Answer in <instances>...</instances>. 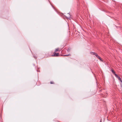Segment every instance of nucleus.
I'll return each mask as SVG.
<instances>
[{"mask_svg":"<svg viewBox=\"0 0 122 122\" xmlns=\"http://www.w3.org/2000/svg\"><path fill=\"white\" fill-rule=\"evenodd\" d=\"M90 53L91 54L95 55L96 56V55H97V54L95 52H91Z\"/></svg>","mask_w":122,"mask_h":122,"instance_id":"nucleus-2","label":"nucleus"},{"mask_svg":"<svg viewBox=\"0 0 122 122\" xmlns=\"http://www.w3.org/2000/svg\"><path fill=\"white\" fill-rule=\"evenodd\" d=\"M71 49L70 48H68L67 50V51L68 52H69L70 51Z\"/></svg>","mask_w":122,"mask_h":122,"instance_id":"nucleus-8","label":"nucleus"},{"mask_svg":"<svg viewBox=\"0 0 122 122\" xmlns=\"http://www.w3.org/2000/svg\"><path fill=\"white\" fill-rule=\"evenodd\" d=\"M96 56L97 58H98L99 59H100V58H101V57L99 56H98L97 54V55H96Z\"/></svg>","mask_w":122,"mask_h":122,"instance_id":"nucleus-6","label":"nucleus"},{"mask_svg":"<svg viewBox=\"0 0 122 122\" xmlns=\"http://www.w3.org/2000/svg\"><path fill=\"white\" fill-rule=\"evenodd\" d=\"M99 59L101 61H102V60L101 59V58H100V59Z\"/></svg>","mask_w":122,"mask_h":122,"instance_id":"nucleus-12","label":"nucleus"},{"mask_svg":"<svg viewBox=\"0 0 122 122\" xmlns=\"http://www.w3.org/2000/svg\"><path fill=\"white\" fill-rule=\"evenodd\" d=\"M115 76L117 77V78H118V80H121V78L120 77H119V76H118L117 74H115Z\"/></svg>","mask_w":122,"mask_h":122,"instance_id":"nucleus-3","label":"nucleus"},{"mask_svg":"<svg viewBox=\"0 0 122 122\" xmlns=\"http://www.w3.org/2000/svg\"><path fill=\"white\" fill-rule=\"evenodd\" d=\"M67 18H69L70 17V14L68 13L67 14Z\"/></svg>","mask_w":122,"mask_h":122,"instance_id":"nucleus-5","label":"nucleus"},{"mask_svg":"<svg viewBox=\"0 0 122 122\" xmlns=\"http://www.w3.org/2000/svg\"><path fill=\"white\" fill-rule=\"evenodd\" d=\"M121 87L122 88V84H121Z\"/></svg>","mask_w":122,"mask_h":122,"instance_id":"nucleus-13","label":"nucleus"},{"mask_svg":"<svg viewBox=\"0 0 122 122\" xmlns=\"http://www.w3.org/2000/svg\"><path fill=\"white\" fill-rule=\"evenodd\" d=\"M59 51V49L58 48H57L56 49V50L55 51V52L58 51Z\"/></svg>","mask_w":122,"mask_h":122,"instance_id":"nucleus-9","label":"nucleus"},{"mask_svg":"<svg viewBox=\"0 0 122 122\" xmlns=\"http://www.w3.org/2000/svg\"><path fill=\"white\" fill-rule=\"evenodd\" d=\"M71 55L70 54H69L67 55H64V56H70Z\"/></svg>","mask_w":122,"mask_h":122,"instance_id":"nucleus-7","label":"nucleus"},{"mask_svg":"<svg viewBox=\"0 0 122 122\" xmlns=\"http://www.w3.org/2000/svg\"><path fill=\"white\" fill-rule=\"evenodd\" d=\"M50 83L51 84H53L54 83V82L53 81H51L50 82Z\"/></svg>","mask_w":122,"mask_h":122,"instance_id":"nucleus-10","label":"nucleus"},{"mask_svg":"<svg viewBox=\"0 0 122 122\" xmlns=\"http://www.w3.org/2000/svg\"><path fill=\"white\" fill-rule=\"evenodd\" d=\"M112 73H113V74L115 75V74H115V71H114V70H112Z\"/></svg>","mask_w":122,"mask_h":122,"instance_id":"nucleus-4","label":"nucleus"},{"mask_svg":"<svg viewBox=\"0 0 122 122\" xmlns=\"http://www.w3.org/2000/svg\"><path fill=\"white\" fill-rule=\"evenodd\" d=\"M59 55V53H56L54 52V55H52V56H58Z\"/></svg>","mask_w":122,"mask_h":122,"instance_id":"nucleus-1","label":"nucleus"},{"mask_svg":"<svg viewBox=\"0 0 122 122\" xmlns=\"http://www.w3.org/2000/svg\"><path fill=\"white\" fill-rule=\"evenodd\" d=\"M100 122H102L101 120V121H100Z\"/></svg>","mask_w":122,"mask_h":122,"instance_id":"nucleus-14","label":"nucleus"},{"mask_svg":"<svg viewBox=\"0 0 122 122\" xmlns=\"http://www.w3.org/2000/svg\"><path fill=\"white\" fill-rule=\"evenodd\" d=\"M120 80L121 81V82L122 83V80H121H121Z\"/></svg>","mask_w":122,"mask_h":122,"instance_id":"nucleus-11","label":"nucleus"}]
</instances>
